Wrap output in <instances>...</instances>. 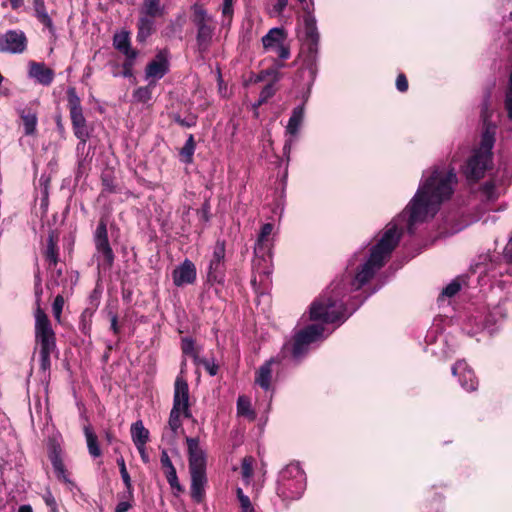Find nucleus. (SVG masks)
Wrapping results in <instances>:
<instances>
[{
  "label": "nucleus",
  "mask_w": 512,
  "mask_h": 512,
  "mask_svg": "<svg viewBox=\"0 0 512 512\" xmlns=\"http://www.w3.org/2000/svg\"><path fill=\"white\" fill-rule=\"evenodd\" d=\"M453 172L434 170L425 182L418 188L411 200L407 229L414 232V225L426 220L428 214L434 216L440 204L449 199L453 193L452 183L455 180Z\"/></svg>",
  "instance_id": "nucleus-1"
},
{
  "label": "nucleus",
  "mask_w": 512,
  "mask_h": 512,
  "mask_svg": "<svg viewBox=\"0 0 512 512\" xmlns=\"http://www.w3.org/2000/svg\"><path fill=\"white\" fill-rule=\"evenodd\" d=\"M302 5L303 23H304V41L299 56L302 57L300 73H308L307 88L310 90L317 73L318 48L320 35L317 29L316 18L314 16V3L311 0H298Z\"/></svg>",
  "instance_id": "nucleus-2"
},
{
  "label": "nucleus",
  "mask_w": 512,
  "mask_h": 512,
  "mask_svg": "<svg viewBox=\"0 0 512 512\" xmlns=\"http://www.w3.org/2000/svg\"><path fill=\"white\" fill-rule=\"evenodd\" d=\"M400 237L397 225L387 226L380 240L371 248L367 261L358 268L353 281L355 289H360L369 282L375 273L385 265L386 258L397 247Z\"/></svg>",
  "instance_id": "nucleus-3"
},
{
  "label": "nucleus",
  "mask_w": 512,
  "mask_h": 512,
  "mask_svg": "<svg viewBox=\"0 0 512 512\" xmlns=\"http://www.w3.org/2000/svg\"><path fill=\"white\" fill-rule=\"evenodd\" d=\"M345 289L340 282H332L330 286L316 298L310 306V319L321 323L331 324L344 322L346 306L343 301Z\"/></svg>",
  "instance_id": "nucleus-4"
},
{
  "label": "nucleus",
  "mask_w": 512,
  "mask_h": 512,
  "mask_svg": "<svg viewBox=\"0 0 512 512\" xmlns=\"http://www.w3.org/2000/svg\"><path fill=\"white\" fill-rule=\"evenodd\" d=\"M306 489V474L299 463H290L279 474L276 492L283 501L302 497Z\"/></svg>",
  "instance_id": "nucleus-5"
},
{
  "label": "nucleus",
  "mask_w": 512,
  "mask_h": 512,
  "mask_svg": "<svg viewBox=\"0 0 512 512\" xmlns=\"http://www.w3.org/2000/svg\"><path fill=\"white\" fill-rule=\"evenodd\" d=\"M190 20L196 28V44L199 52H207L211 46L216 30L214 17L203 4L194 3L191 7Z\"/></svg>",
  "instance_id": "nucleus-6"
},
{
  "label": "nucleus",
  "mask_w": 512,
  "mask_h": 512,
  "mask_svg": "<svg viewBox=\"0 0 512 512\" xmlns=\"http://www.w3.org/2000/svg\"><path fill=\"white\" fill-rule=\"evenodd\" d=\"M163 15L164 8L161 6L160 1H143L137 22L138 32L136 39L139 43H145L156 31V18Z\"/></svg>",
  "instance_id": "nucleus-7"
},
{
  "label": "nucleus",
  "mask_w": 512,
  "mask_h": 512,
  "mask_svg": "<svg viewBox=\"0 0 512 512\" xmlns=\"http://www.w3.org/2000/svg\"><path fill=\"white\" fill-rule=\"evenodd\" d=\"M226 243L218 239L215 243L207 269V283L211 286H224L226 281Z\"/></svg>",
  "instance_id": "nucleus-8"
},
{
  "label": "nucleus",
  "mask_w": 512,
  "mask_h": 512,
  "mask_svg": "<svg viewBox=\"0 0 512 512\" xmlns=\"http://www.w3.org/2000/svg\"><path fill=\"white\" fill-rule=\"evenodd\" d=\"M37 295L35 317V340L40 349L56 348V336L47 314L40 307V294Z\"/></svg>",
  "instance_id": "nucleus-9"
},
{
  "label": "nucleus",
  "mask_w": 512,
  "mask_h": 512,
  "mask_svg": "<svg viewBox=\"0 0 512 512\" xmlns=\"http://www.w3.org/2000/svg\"><path fill=\"white\" fill-rule=\"evenodd\" d=\"M322 324H310L300 330L293 337L290 352L294 359L302 358L309 349V345L320 339L324 332Z\"/></svg>",
  "instance_id": "nucleus-10"
},
{
  "label": "nucleus",
  "mask_w": 512,
  "mask_h": 512,
  "mask_svg": "<svg viewBox=\"0 0 512 512\" xmlns=\"http://www.w3.org/2000/svg\"><path fill=\"white\" fill-rule=\"evenodd\" d=\"M27 48V38L21 30H8L0 34V52L21 54Z\"/></svg>",
  "instance_id": "nucleus-11"
},
{
  "label": "nucleus",
  "mask_w": 512,
  "mask_h": 512,
  "mask_svg": "<svg viewBox=\"0 0 512 512\" xmlns=\"http://www.w3.org/2000/svg\"><path fill=\"white\" fill-rule=\"evenodd\" d=\"M190 473H206V455L200 448L198 437H186Z\"/></svg>",
  "instance_id": "nucleus-12"
},
{
  "label": "nucleus",
  "mask_w": 512,
  "mask_h": 512,
  "mask_svg": "<svg viewBox=\"0 0 512 512\" xmlns=\"http://www.w3.org/2000/svg\"><path fill=\"white\" fill-rule=\"evenodd\" d=\"M94 243L103 264L110 266L113 262V252L110 247L107 235L106 223L101 220L94 232Z\"/></svg>",
  "instance_id": "nucleus-13"
},
{
  "label": "nucleus",
  "mask_w": 512,
  "mask_h": 512,
  "mask_svg": "<svg viewBox=\"0 0 512 512\" xmlns=\"http://www.w3.org/2000/svg\"><path fill=\"white\" fill-rule=\"evenodd\" d=\"M454 376H458L459 383L463 389L473 392L478 389L479 381L473 369L464 360H458L451 368Z\"/></svg>",
  "instance_id": "nucleus-14"
},
{
  "label": "nucleus",
  "mask_w": 512,
  "mask_h": 512,
  "mask_svg": "<svg viewBox=\"0 0 512 512\" xmlns=\"http://www.w3.org/2000/svg\"><path fill=\"white\" fill-rule=\"evenodd\" d=\"M182 410L185 418H192V413L189 405V386L186 379L182 376H177L174 383L173 406Z\"/></svg>",
  "instance_id": "nucleus-15"
},
{
  "label": "nucleus",
  "mask_w": 512,
  "mask_h": 512,
  "mask_svg": "<svg viewBox=\"0 0 512 512\" xmlns=\"http://www.w3.org/2000/svg\"><path fill=\"white\" fill-rule=\"evenodd\" d=\"M491 160L487 154H481L476 152L467 161L464 174L467 180L472 182L479 181L483 176L488 167V162Z\"/></svg>",
  "instance_id": "nucleus-16"
},
{
  "label": "nucleus",
  "mask_w": 512,
  "mask_h": 512,
  "mask_svg": "<svg viewBox=\"0 0 512 512\" xmlns=\"http://www.w3.org/2000/svg\"><path fill=\"white\" fill-rule=\"evenodd\" d=\"M197 277V270L195 264L185 259L181 265L176 267L172 272V279L174 285L181 287L188 284H193Z\"/></svg>",
  "instance_id": "nucleus-17"
},
{
  "label": "nucleus",
  "mask_w": 512,
  "mask_h": 512,
  "mask_svg": "<svg viewBox=\"0 0 512 512\" xmlns=\"http://www.w3.org/2000/svg\"><path fill=\"white\" fill-rule=\"evenodd\" d=\"M166 50L159 51L154 59L146 66L148 78L161 79L169 71V61Z\"/></svg>",
  "instance_id": "nucleus-18"
},
{
  "label": "nucleus",
  "mask_w": 512,
  "mask_h": 512,
  "mask_svg": "<svg viewBox=\"0 0 512 512\" xmlns=\"http://www.w3.org/2000/svg\"><path fill=\"white\" fill-rule=\"evenodd\" d=\"M28 75L44 86L50 85L54 79V71L44 63L38 62L29 63Z\"/></svg>",
  "instance_id": "nucleus-19"
},
{
  "label": "nucleus",
  "mask_w": 512,
  "mask_h": 512,
  "mask_svg": "<svg viewBox=\"0 0 512 512\" xmlns=\"http://www.w3.org/2000/svg\"><path fill=\"white\" fill-rule=\"evenodd\" d=\"M19 117L22 120L24 134L26 136H34L37 131L38 116L37 111L31 107L18 109Z\"/></svg>",
  "instance_id": "nucleus-20"
},
{
  "label": "nucleus",
  "mask_w": 512,
  "mask_h": 512,
  "mask_svg": "<svg viewBox=\"0 0 512 512\" xmlns=\"http://www.w3.org/2000/svg\"><path fill=\"white\" fill-rule=\"evenodd\" d=\"M191 476V498L196 503H201L205 498V484L207 483L206 473H190Z\"/></svg>",
  "instance_id": "nucleus-21"
},
{
  "label": "nucleus",
  "mask_w": 512,
  "mask_h": 512,
  "mask_svg": "<svg viewBox=\"0 0 512 512\" xmlns=\"http://www.w3.org/2000/svg\"><path fill=\"white\" fill-rule=\"evenodd\" d=\"M49 457L57 479L63 481L64 483L72 484L71 480L68 478L64 463L61 458L60 448L54 446L50 452Z\"/></svg>",
  "instance_id": "nucleus-22"
},
{
  "label": "nucleus",
  "mask_w": 512,
  "mask_h": 512,
  "mask_svg": "<svg viewBox=\"0 0 512 512\" xmlns=\"http://www.w3.org/2000/svg\"><path fill=\"white\" fill-rule=\"evenodd\" d=\"M286 40V33L283 28H272L262 37V44L265 50H274Z\"/></svg>",
  "instance_id": "nucleus-23"
},
{
  "label": "nucleus",
  "mask_w": 512,
  "mask_h": 512,
  "mask_svg": "<svg viewBox=\"0 0 512 512\" xmlns=\"http://www.w3.org/2000/svg\"><path fill=\"white\" fill-rule=\"evenodd\" d=\"M273 359L266 361L256 371L255 383L265 391L271 387Z\"/></svg>",
  "instance_id": "nucleus-24"
},
{
  "label": "nucleus",
  "mask_w": 512,
  "mask_h": 512,
  "mask_svg": "<svg viewBox=\"0 0 512 512\" xmlns=\"http://www.w3.org/2000/svg\"><path fill=\"white\" fill-rule=\"evenodd\" d=\"M496 126L492 124H485L484 130L481 136L480 151L478 153L487 154L491 157V150L495 142Z\"/></svg>",
  "instance_id": "nucleus-25"
},
{
  "label": "nucleus",
  "mask_w": 512,
  "mask_h": 512,
  "mask_svg": "<svg viewBox=\"0 0 512 512\" xmlns=\"http://www.w3.org/2000/svg\"><path fill=\"white\" fill-rule=\"evenodd\" d=\"M130 433L135 446L146 445L150 440V432L144 427L141 420L136 421L130 426Z\"/></svg>",
  "instance_id": "nucleus-26"
},
{
  "label": "nucleus",
  "mask_w": 512,
  "mask_h": 512,
  "mask_svg": "<svg viewBox=\"0 0 512 512\" xmlns=\"http://www.w3.org/2000/svg\"><path fill=\"white\" fill-rule=\"evenodd\" d=\"M273 228L274 226L272 223H265L262 225L258 235L257 243L254 247V253L256 256H264L266 254L268 250V237L271 235Z\"/></svg>",
  "instance_id": "nucleus-27"
},
{
  "label": "nucleus",
  "mask_w": 512,
  "mask_h": 512,
  "mask_svg": "<svg viewBox=\"0 0 512 512\" xmlns=\"http://www.w3.org/2000/svg\"><path fill=\"white\" fill-rule=\"evenodd\" d=\"M33 7L38 21L41 22L52 34H54L55 28L53 21L46 10L44 0H34Z\"/></svg>",
  "instance_id": "nucleus-28"
},
{
  "label": "nucleus",
  "mask_w": 512,
  "mask_h": 512,
  "mask_svg": "<svg viewBox=\"0 0 512 512\" xmlns=\"http://www.w3.org/2000/svg\"><path fill=\"white\" fill-rule=\"evenodd\" d=\"M304 119V105H299L292 110V114L289 118L286 132L295 135L299 131V127Z\"/></svg>",
  "instance_id": "nucleus-29"
},
{
  "label": "nucleus",
  "mask_w": 512,
  "mask_h": 512,
  "mask_svg": "<svg viewBox=\"0 0 512 512\" xmlns=\"http://www.w3.org/2000/svg\"><path fill=\"white\" fill-rule=\"evenodd\" d=\"M237 414L239 416H244L249 420H254L256 414L254 410L251 408V403L248 397L241 395L237 399Z\"/></svg>",
  "instance_id": "nucleus-30"
},
{
  "label": "nucleus",
  "mask_w": 512,
  "mask_h": 512,
  "mask_svg": "<svg viewBox=\"0 0 512 512\" xmlns=\"http://www.w3.org/2000/svg\"><path fill=\"white\" fill-rule=\"evenodd\" d=\"M195 148H196V143L194 140V136L192 134H190L188 139L186 140L184 146L180 150L179 154L181 157V161L186 164L192 163Z\"/></svg>",
  "instance_id": "nucleus-31"
},
{
  "label": "nucleus",
  "mask_w": 512,
  "mask_h": 512,
  "mask_svg": "<svg viewBox=\"0 0 512 512\" xmlns=\"http://www.w3.org/2000/svg\"><path fill=\"white\" fill-rule=\"evenodd\" d=\"M45 258L49 262V265L55 266L58 263L57 241L53 234H50L47 239Z\"/></svg>",
  "instance_id": "nucleus-32"
},
{
  "label": "nucleus",
  "mask_w": 512,
  "mask_h": 512,
  "mask_svg": "<svg viewBox=\"0 0 512 512\" xmlns=\"http://www.w3.org/2000/svg\"><path fill=\"white\" fill-rule=\"evenodd\" d=\"M84 432L86 436L89 454L93 457H99L101 455V450L97 443L96 435L89 427H85Z\"/></svg>",
  "instance_id": "nucleus-33"
},
{
  "label": "nucleus",
  "mask_w": 512,
  "mask_h": 512,
  "mask_svg": "<svg viewBox=\"0 0 512 512\" xmlns=\"http://www.w3.org/2000/svg\"><path fill=\"white\" fill-rule=\"evenodd\" d=\"M113 45L123 53L125 58H128V31L122 30L116 33L113 38Z\"/></svg>",
  "instance_id": "nucleus-34"
},
{
  "label": "nucleus",
  "mask_w": 512,
  "mask_h": 512,
  "mask_svg": "<svg viewBox=\"0 0 512 512\" xmlns=\"http://www.w3.org/2000/svg\"><path fill=\"white\" fill-rule=\"evenodd\" d=\"M181 415H183L182 410L172 407L169 415L168 427L173 433V436H176L178 430L182 428Z\"/></svg>",
  "instance_id": "nucleus-35"
},
{
  "label": "nucleus",
  "mask_w": 512,
  "mask_h": 512,
  "mask_svg": "<svg viewBox=\"0 0 512 512\" xmlns=\"http://www.w3.org/2000/svg\"><path fill=\"white\" fill-rule=\"evenodd\" d=\"M73 131L75 136L80 140L77 145V151L80 152L84 150L86 142L89 138V132L86 124H82L79 126H74Z\"/></svg>",
  "instance_id": "nucleus-36"
},
{
  "label": "nucleus",
  "mask_w": 512,
  "mask_h": 512,
  "mask_svg": "<svg viewBox=\"0 0 512 512\" xmlns=\"http://www.w3.org/2000/svg\"><path fill=\"white\" fill-rule=\"evenodd\" d=\"M164 474L170 487L176 491L175 495L184 492V487L179 483L175 468L164 471Z\"/></svg>",
  "instance_id": "nucleus-37"
},
{
  "label": "nucleus",
  "mask_w": 512,
  "mask_h": 512,
  "mask_svg": "<svg viewBox=\"0 0 512 512\" xmlns=\"http://www.w3.org/2000/svg\"><path fill=\"white\" fill-rule=\"evenodd\" d=\"M194 362L196 365L203 366L205 370L209 373V375H217L219 366L213 360L201 358L198 355H194Z\"/></svg>",
  "instance_id": "nucleus-38"
},
{
  "label": "nucleus",
  "mask_w": 512,
  "mask_h": 512,
  "mask_svg": "<svg viewBox=\"0 0 512 512\" xmlns=\"http://www.w3.org/2000/svg\"><path fill=\"white\" fill-rule=\"evenodd\" d=\"M277 81H270L268 84H266L260 94L258 99V106H261L262 104L266 103L270 98H272L276 93V87L275 83Z\"/></svg>",
  "instance_id": "nucleus-39"
},
{
  "label": "nucleus",
  "mask_w": 512,
  "mask_h": 512,
  "mask_svg": "<svg viewBox=\"0 0 512 512\" xmlns=\"http://www.w3.org/2000/svg\"><path fill=\"white\" fill-rule=\"evenodd\" d=\"M172 120L179 126L184 128L194 127L197 123V116L190 114L186 118H182L179 114L174 113L171 115Z\"/></svg>",
  "instance_id": "nucleus-40"
},
{
  "label": "nucleus",
  "mask_w": 512,
  "mask_h": 512,
  "mask_svg": "<svg viewBox=\"0 0 512 512\" xmlns=\"http://www.w3.org/2000/svg\"><path fill=\"white\" fill-rule=\"evenodd\" d=\"M504 107L509 120L512 121V72L509 75L508 87L505 92Z\"/></svg>",
  "instance_id": "nucleus-41"
},
{
  "label": "nucleus",
  "mask_w": 512,
  "mask_h": 512,
  "mask_svg": "<svg viewBox=\"0 0 512 512\" xmlns=\"http://www.w3.org/2000/svg\"><path fill=\"white\" fill-rule=\"evenodd\" d=\"M110 67L111 73L114 77L128 76V58H125L121 65L116 62H111Z\"/></svg>",
  "instance_id": "nucleus-42"
},
{
  "label": "nucleus",
  "mask_w": 512,
  "mask_h": 512,
  "mask_svg": "<svg viewBox=\"0 0 512 512\" xmlns=\"http://www.w3.org/2000/svg\"><path fill=\"white\" fill-rule=\"evenodd\" d=\"M55 350H56V348L40 349V351H39L40 368L43 371L50 369V366H51L50 356Z\"/></svg>",
  "instance_id": "nucleus-43"
},
{
  "label": "nucleus",
  "mask_w": 512,
  "mask_h": 512,
  "mask_svg": "<svg viewBox=\"0 0 512 512\" xmlns=\"http://www.w3.org/2000/svg\"><path fill=\"white\" fill-rule=\"evenodd\" d=\"M181 350L183 354L192 356L198 355L195 351V341L190 337L182 338L181 340Z\"/></svg>",
  "instance_id": "nucleus-44"
},
{
  "label": "nucleus",
  "mask_w": 512,
  "mask_h": 512,
  "mask_svg": "<svg viewBox=\"0 0 512 512\" xmlns=\"http://www.w3.org/2000/svg\"><path fill=\"white\" fill-rule=\"evenodd\" d=\"M234 0H223L221 13L224 19H228L229 23H232L234 8H233Z\"/></svg>",
  "instance_id": "nucleus-45"
},
{
  "label": "nucleus",
  "mask_w": 512,
  "mask_h": 512,
  "mask_svg": "<svg viewBox=\"0 0 512 512\" xmlns=\"http://www.w3.org/2000/svg\"><path fill=\"white\" fill-rule=\"evenodd\" d=\"M241 474L245 479H249L253 475V459L251 457H245L241 465Z\"/></svg>",
  "instance_id": "nucleus-46"
},
{
  "label": "nucleus",
  "mask_w": 512,
  "mask_h": 512,
  "mask_svg": "<svg viewBox=\"0 0 512 512\" xmlns=\"http://www.w3.org/2000/svg\"><path fill=\"white\" fill-rule=\"evenodd\" d=\"M64 307V298L61 295H57L52 304V312L57 321L61 320V314Z\"/></svg>",
  "instance_id": "nucleus-47"
},
{
  "label": "nucleus",
  "mask_w": 512,
  "mask_h": 512,
  "mask_svg": "<svg viewBox=\"0 0 512 512\" xmlns=\"http://www.w3.org/2000/svg\"><path fill=\"white\" fill-rule=\"evenodd\" d=\"M460 289L461 284L457 279H455L442 290V295L446 297H453L460 291Z\"/></svg>",
  "instance_id": "nucleus-48"
},
{
  "label": "nucleus",
  "mask_w": 512,
  "mask_h": 512,
  "mask_svg": "<svg viewBox=\"0 0 512 512\" xmlns=\"http://www.w3.org/2000/svg\"><path fill=\"white\" fill-rule=\"evenodd\" d=\"M133 97L138 102L146 103L151 98V90L149 87H140L134 92Z\"/></svg>",
  "instance_id": "nucleus-49"
},
{
  "label": "nucleus",
  "mask_w": 512,
  "mask_h": 512,
  "mask_svg": "<svg viewBox=\"0 0 512 512\" xmlns=\"http://www.w3.org/2000/svg\"><path fill=\"white\" fill-rule=\"evenodd\" d=\"M495 189H496V186H495V183L493 180L486 181L481 186V191L486 196V198L488 200H493L496 198Z\"/></svg>",
  "instance_id": "nucleus-50"
},
{
  "label": "nucleus",
  "mask_w": 512,
  "mask_h": 512,
  "mask_svg": "<svg viewBox=\"0 0 512 512\" xmlns=\"http://www.w3.org/2000/svg\"><path fill=\"white\" fill-rule=\"evenodd\" d=\"M68 102H69L70 112L82 110V107L80 104V99L76 95L74 89H69V91H68Z\"/></svg>",
  "instance_id": "nucleus-51"
},
{
  "label": "nucleus",
  "mask_w": 512,
  "mask_h": 512,
  "mask_svg": "<svg viewBox=\"0 0 512 512\" xmlns=\"http://www.w3.org/2000/svg\"><path fill=\"white\" fill-rule=\"evenodd\" d=\"M269 77L272 78L271 81H278V72L274 69H265V70H262L259 72V74L257 75V78H256V81L257 82H260V81H265L266 79H268Z\"/></svg>",
  "instance_id": "nucleus-52"
},
{
  "label": "nucleus",
  "mask_w": 512,
  "mask_h": 512,
  "mask_svg": "<svg viewBox=\"0 0 512 512\" xmlns=\"http://www.w3.org/2000/svg\"><path fill=\"white\" fill-rule=\"evenodd\" d=\"M160 463H161V468H162L163 472L167 471L169 469L175 468L169 455H168V452L165 449H163L161 451Z\"/></svg>",
  "instance_id": "nucleus-53"
},
{
  "label": "nucleus",
  "mask_w": 512,
  "mask_h": 512,
  "mask_svg": "<svg viewBox=\"0 0 512 512\" xmlns=\"http://www.w3.org/2000/svg\"><path fill=\"white\" fill-rule=\"evenodd\" d=\"M409 84L404 73L398 74L396 78V88L399 92L404 93L408 90Z\"/></svg>",
  "instance_id": "nucleus-54"
},
{
  "label": "nucleus",
  "mask_w": 512,
  "mask_h": 512,
  "mask_svg": "<svg viewBox=\"0 0 512 512\" xmlns=\"http://www.w3.org/2000/svg\"><path fill=\"white\" fill-rule=\"evenodd\" d=\"M70 118L72 122V126H79L82 124H86L85 117L83 115L82 110L80 111H71L70 112Z\"/></svg>",
  "instance_id": "nucleus-55"
},
{
  "label": "nucleus",
  "mask_w": 512,
  "mask_h": 512,
  "mask_svg": "<svg viewBox=\"0 0 512 512\" xmlns=\"http://www.w3.org/2000/svg\"><path fill=\"white\" fill-rule=\"evenodd\" d=\"M236 495L237 499L240 503V508H247L252 505L250 498L244 494L243 490L241 488L236 489Z\"/></svg>",
  "instance_id": "nucleus-56"
},
{
  "label": "nucleus",
  "mask_w": 512,
  "mask_h": 512,
  "mask_svg": "<svg viewBox=\"0 0 512 512\" xmlns=\"http://www.w3.org/2000/svg\"><path fill=\"white\" fill-rule=\"evenodd\" d=\"M278 57L282 60H286L290 57V47L285 45L284 42L274 49Z\"/></svg>",
  "instance_id": "nucleus-57"
},
{
  "label": "nucleus",
  "mask_w": 512,
  "mask_h": 512,
  "mask_svg": "<svg viewBox=\"0 0 512 512\" xmlns=\"http://www.w3.org/2000/svg\"><path fill=\"white\" fill-rule=\"evenodd\" d=\"M117 463L120 467V472H121V476H122V479H123V482L125 484L126 487H128V471L126 469V464H125V459L124 457H119L117 459Z\"/></svg>",
  "instance_id": "nucleus-58"
},
{
  "label": "nucleus",
  "mask_w": 512,
  "mask_h": 512,
  "mask_svg": "<svg viewBox=\"0 0 512 512\" xmlns=\"http://www.w3.org/2000/svg\"><path fill=\"white\" fill-rule=\"evenodd\" d=\"M504 258L510 264H512V238L509 240L508 244L504 249Z\"/></svg>",
  "instance_id": "nucleus-59"
},
{
  "label": "nucleus",
  "mask_w": 512,
  "mask_h": 512,
  "mask_svg": "<svg viewBox=\"0 0 512 512\" xmlns=\"http://www.w3.org/2000/svg\"><path fill=\"white\" fill-rule=\"evenodd\" d=\"M137 450L139 451V454L141 456V459L143 460L144 463H148L149 462V454L146 450V445H143V446H136Z\"/></svg>",
  "instance_id": "nucleus-60"
},
{
  "label": "nucleus",
  "mask_w": 512,
  "mask_h": 512,
  "mask_svg": "<svg viewBox=\"0 0 512 512\" xmlns=\"http://www.w3.org/2000/svg\"><path fill=\"white\" fill-rule=\"evenodd\" d=\"M288 4V0H277L276 4L274 5V11L278 14L282 13L283 10L286 8Z\"/></svg>",
  "instance_id": "nucleus-61"
},
{
  "label": "nucleus",
  "mask_w": 512,
  "mask_h": 512,
  "mask_svg": "<svg viewBox=\"0 0 512 512\" xmlns=\"http://www.w3.org/2000/svg\"><path fill=\"white\" fill-rule=\"evenodd\" d=\"M45 502L51 508V512H57L56 501L51 494L45 497Z\"/></svg>",
  "instance_id": "nucleus-62"
},
{
  "label": "nucleus",
  "mask_w": 512,
  "mask_h": 512,
  "mask_svg": "<svg viewBox=\"0 0 512 512\" xmlns=\"http://www.w3.org/2000/svg\"><path fill=\"white\" fill-rule=\"evenodd\" d=\"M128 511V501H121L117 507L115 512H127Z\"/></svg>",
  "instance_id": "nucleus-63"
},
{
  "label": "nucleus",
  "mask_w": 512,
  "mask_h": 512,
  "mask_svg": "<svg viewBox=\"0 0 512 512\" xmlns=\"http://www.w3.org/2000/svg\"><path fill=\"white\" fill-rule=\"evenodd\" d=\"M18 512H33L29 505H23L19 508Z\"/></svg>",
  "instance_id": "nucleus-64"
}]
</instances>
